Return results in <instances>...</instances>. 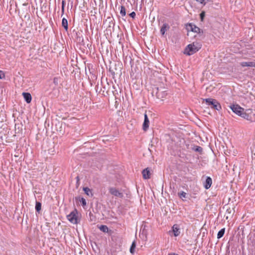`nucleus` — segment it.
<instances>
[{"label":"nucleus","mask_w":255,"mask_h":255,"mask_svg":"<svg viewBox=\"0 0 255 255\" xmlns=\"http://www.w3.org/2000/svg\"><path fill=\"white\" fill-rule=\"evenodd\" d=\"M109 191L111 195L116 197L122 198L124 197L123 193L115 187H109Z\"/></svg>","instance_id":"6"},{"label":"nucleus","mask_w":255,"mask_h":255,"mask_svg":"<svg viewBox=\"0 0 255 255\" xmlns=\"http://www.w3.org/2000/svg\"><path fill=\"white\" fill-rule=\"evenodd\" d=\"M62 25L66 31L68 30V21L65 18H63L62 20Z\"/></svg>","instance_id":"16"},{"label":"nucleus","mask_w":255,"mask_h":255,"mask_svg":"<svg viewBox=\"0 0 255 255\" xmlns=\"http://www.w3.org/2000/svg\"><path fill=\"white\" fill-rule=\"evenodd\" d=\"M120 14L122 16H125L126 15V10L124 6L122 5L120 9Z\"/></svg>","instance_id":"22"},{"label":"nucleus","mask_w":255,"mask_h":255,"mask_svg":"<svg viewBox=\"0 0 255 255\" xmlns=\"http://www.w3.org/2000/svg\"><path fill=\"white\" fill-rule=\"evenodd\" d=\"M41 204L40 202L36 201V204H35L36 211L38 212H39V211L41 210Z\"/></svg>","instance_id":"24"},{"label":"nucleus","mask_w":255,"mask_h":255,"mask_svg":"<svg viewBox=\"0 0 255 255\" xmlns=\"http://www.w3.org/2000/svg\"><path fill=\"white\" fill-rule=\"evenodd\" d=\"M129 15L132 17V18H134L136 15L135 12L134 11H132L130 13H129Z\"/></svg>","instance_id":"30"},{"label":"nucleus","mask_w":255,"mask_h":255,"mask_svg":"<svg viewBox=\"0 0 255 255\" xmlns=\"http://www.w3.org/2000/svg\"><path fill=\"white\" fill-rule=\"evenodd\" d=\"M204 101H205L209 106H211L212 109L217 111H220L222 109L220 104L216 99L207 98L204 99Z\"/></svg>","instance_id":"3"},{"label":"nucleus","mask_w":255,"mask_h":255,"mask_svg":"<svg viewBox=\"0 0 255 255\" xmlns=\"http://www.w3.org/2000/svg\"><path fill=\"white\" fill-rule=\"evenodd\" d=\"M83 190L84 191L85 193L88 196H93L91 190L88 187H84Z\"/></svg>","instance_id":"18"},{"label":"nucleus","mask_w":255,"mask_h":255,"mask_svg":"<svg viewBox=\"0 0 255 255\" xmlns=\"http://www.w3.org/2000/svg\"><path fill=\"white\" fill-rule=\"evenodd\" d=\"M230 107L234 113L239 116H240L241 113L243 112V108L238 105H232Z\"/></svg>","instance_id":"8"},{"label":"nucleus","mask_w":255,"mask_h":255,"mask_svg":"<svg viewBox=\"0 0 255 255\" xmlns=\"http://www.w3.org/2000/svg\"><path fill=\"white\" fill-rule=\"evenodd\" d=\"M144 179H148L150 178V176H143Z\"/></svg>","instance_id":"32"},{"label":"nucleus","mask_w":255,"mask_h":255,"mask_svg":"<svg viewBox=\"0 0 255 255\" xmlns=\"http://www.w3.org/2000/svg\"><path fill=\"white\" fill-rule=\"evenodd\" d=\"M168 255H179L177 254H175V253H169V254H168Z\"/></svg>","instance_id":"33"},{"label":"nucleus","mask_w":255,"mask_h":255,"mask_svg":"<svg viewBox=\"0 0 255 255\" xmlns=\"http://www.w3.org/2000/svg\"><path fill=\"white\" fill-rule=\"evenodd\" d=\"M151 173L149 168L147 167L142 171V175H150Z\"/></svg>","instance_id":"20"},{"label":"nucleus","mask_w":255,"mask_h":255,"mask_svg":"<svg viewBox=\"0 0 255 255\" xmlns=\"http://www.w3.org/2000/svg\"><path fill=\"white\" fill-rule=\"evenodd\" d=\"M135 247H136V243H135V241H134L132 243V244L130 246V250H129L131 254H133L134 253V251H135L134 250H135Z\"/></svg>","instance_id":"21"},{"label":"nucleus","mask_w":255,"mask_h":255,"mask_svg":"<svg viewBox=\"0 0 255 255\" xmlns=\"http://www.w3.org/2000/svg\"><path fill=\"white\" fill-rule=\"evenodd\" d=\"M252 113L253 111L252 110L248 109L245 111L243 108V112L241 113L240 117L248 121H252Z\"/></svg>","instance_id":"7"},{"label":"nucleus","mask_w":255,"mask_h":255,"mask_svg":"<svg viewBox=\"0 0 255 255\" xmlns=\"http://www.w3.org/2000/svg\"><path fill=\"white\" fill-rule=\"evenodd\" d=\"M190 148L196 152L200 153V154H201L203 151L202 147L200 146L195 145L194 144H192L191 145Z\"/></svg>","instance_id":"14"},{"label":"nucleus","mask_w":255,"mask_h":255,"mask_svg":"<svg viewBox=\"0 0 255 255\" xmlns=\"http://www.w3.org/2000/svg\"><path fill=\"white\" fill-rule=\"evenodd\" d=\"M172 228V231L174 233V236L175 237L178 236L180 234V229L179 228L178 225L177 224H175L173 226Z\"/></svg>","instance_id":"12"},{"label":"nucleus","mask_w":255,"mask_h":255,"mask_svg":"<svg viewBox=\"0 0 255 255\" xmlns=\"http://www.w3.org/2000/svg\"><path fill=\"white\" fill-rule=\"evenodd\" d=\"M149 125V121L148 120L147 115L146 113L144 115V122L142 125V129L144 131H146L148 128Z\"/></svg>","instance_id":"9"},{"label":"nucleus","mask_w":255,"mask_h":255,"mask_svg":"<svg viewBox=\"0 0 255 255\" xmlns=\"http://www.w3.org/2000/svg\"><path fill=\"white\" fill-rule=\"evenodd\" d=\"M77 211L76 209L74 210L70 213V214L67 215V219L71 223L74 224L78 223L77 219Z\"/></svg>","instance_id":"5"},{"label":"nucleus","mask_w":255,"mask_h":255,"mask_svg":"<svg viewBox=\"0 0 255 255\" xmlns=\"http://www.w3.org/2000/svg\"><path fill=\"white\" fill-rule=\"evenodd\" d=\"M64 6H65V1L64 0H62V15L64 14Z\"/></svg>","instance_id":"28"},{"label":"nucleus","mask_w":255,"mask_h":255,"mask_svg":"<svg viewBox=\"0 0 255 255\" xmlns=\"http://www.w3.org/2000/svg\"><path fill=\"white\" fill-rule=\"evenodd\" d=\"M76 179H77V182H79L80 179H79V176H77V177H76Z\"/></svg>","instance_id":"35"},{"label":"nucleus","mask_w":255,"mask_h":255,"mask_svg":"<svg viewBox=\"0 0 255 255\" xmlns=\"http://www.w3.org/2000/svg\"><path fill=\"white\" fill-rule=\"evenodd\" d=\"M212 184V180L210 176H207L205 181L203 183L204 187L206 189H208L210 188Z\"/></svg>","instance_id":"10"},{"label":"nucleus","mask_w":255,"mask_h":255,"mask_svg":"<svg viewBox=\"0 0 255 255\" xmlns=\"http://www.w3.org/2000/svg\"><path fill=\"white\" fill-rule=\"evenodd\" d=\"M79 201L81 203L83 206H85L86 205V201L84 198H81Z\"/></svg>","instance_id":"26"},{"label":"nucleus","mask_w":255,"mask_h":255,"mask_svg":"<svg viewBox=\"0 0 255 255\" xmlns=\"http://www.w3.org/2000/svg\"><path fill=\"white\" fill-rule=\"evenodd\" d=\"M240 65L244 67H255V60L253 61H248V62H242L240 63Z\"/></svg>","instance_id":"11"},{"label":"nucleus","mask_w":255,"mask_h":255,"mask_svg":"<svg viewBox=\"0 0 255 255\" xmlns=\"http://www.w3.org/2000/svg\"><path fill=\"white\" fill-rule=\"evenodd\" d=\"M201 44L198 42H193L188 44L185 49L184 54L191 55L198 51L201 48Z\"/></svg>","instance_id":"2"},{"label":"nucleus","mask_w":255,"mask_h":255,"mask_svg":"<svg viewBox=\"0 0 255 255\" xmlns=\"http://www.w3.org/2000/svg\"><path fill=\"white\" fill-rule=\"evenodd\" d=\"M225 232V229L223 228L220 230L217 234V238L220 239L224 235Z\"/></svg>","instance_id":"19"},{"label":"nucleus","mask_w":255,"mask_h":255,"mask_svg":"<svg viewBox=\"0 0 255 255\" xmlns=\"http://www.w3.org/2000/svg\"><path fill=\"white\" fill-rule=\"evenodd\" d=\"M57 78H54V83H56V82H57Z\"/></svg>","instance_id":"34"},{"label":"nucleus","mask_w":255,"mask_h":255,"mask_svg":"<svg viewBox=\"0 0 255 255\" xmlns=\"http://www.w3.org/2000/svg\"><path fill=\"white\" fill-rule=\"evenodd\" d=\"M22 95L23 98L26 101V102L28 104L30 103L31 101L32 97L30 93L23 92L22 93Z\"/></svg>","instance_id":"13"},{"label":"nucleus","mask_w":255,"mask_h":255,"mask_svg":"<svg viewBox=\"0 0 255 255\" xmlns=\"http://www.w3.org/2000/svg\"><path fill=\"white\" fill-rule=\"evenodd\" d=\"M99 228L104 233H108L109 232V228L106 225H101Z\"/></svg>","instance_id":"17"},{"label":"nucleus","mask_w":255,"mask_h":255,"mask_svg":"<svg viewBox=\"0 0 255 255\" xmlns=\"http://www.w3.org/2000/svg\"><path fill=\"white\" fill-rule=\"evenodd\" d=\"M4 77V73L2 71H0V79H1L2 78H3Z\"/></svg>","instance_id":"31"},{"label":"nucleus","mask_w":255,"mask_h":255,"mask_svg":"<svg viewBox=\"0 0 255 255\" xmlns=\"http://www.w3.org/2000/svg\"><path fill=\"white\" fill-rule=\"evenodd\" d=\"M170 27L167 23H164L160 29V33L164 35L165 32L169 29Z\"/></svg>","instance_id":"15"},{"label":"nucleus","mask_w":255,"mask_h":255,"mask_svg":"<svg viewBox=\"0 0 255 255\" xmlns=\"http://www.w3.org/2000/svg\"><path fill=\"white\" fill-rule=\"evenodd\" d=\"M233 174L235 175H237V174L238 175H240V172H239V168L237 166H234L233 168Z\"/></svg>","instance_id":"23"},{"label":"nucleus","mask_w":255,"mask_h":255,"mask_svg":"<svg viewBox=\"0 0 255 255\" xmlns=\"http://www.w3.org/2000/svg\"><path fill=\"white\" fill-rule=\"evenodd\" d=\"M168 94L167 88L163 86L153 88L152 95L160 101H163Z\"/></svg>","instance_id":"1"},{"label":"nucleus","mask_w":255,"mask_h":255,"mask_svg":"<svg viewBox=\"0 0 255 255\" xmlns=\"http://www.w3.org/2000/svg\"><path fill=\"white\" fill-rule=\"evenodd\" d=\"M196 1L200 2L202 4L205 5L208 0H195Z\"/></svg>","instance_id":"29"},{"label":"nucleus","mask_w":255,"mask_h":255,"mask_svg":"<svg viewBox=\"0 0 255 255\" xmlns=\"http://www.w3.org/2000/svg\"><path fill=\"white\" fill-rule=\"evenodd\" d=\"M186 28L188 32L191 31L197 33L199 35V36H202L203 34V30L201 29L200 28L192 23H187L186 25Z\"/></svg>","instance_id":"4"},{"label":"nucleus","mask_w":255,"mask_h":255,"mask_svg":"<svg viewBox=\"0 0 255 255\" xmlns=\"http://www.w3.org/2000/svg\"><path fill=\"white\" fill-rule=\"evenodd\" d=\"M189 145H188L187 146V149H189V148H190L189 147Z\"/></svg>","instance_id":"36"},{"label":"nucleus","mask_w":255,"mask_h":255,"mask_svg":"<svg viewBox=\"0 0 255 255\" xmlns=\"http://www.w3.org/2000/svg\"><path fill=\"white\" fill-rule=\"evenodd\" d=\"M178 195L180 198H186V193L184 191L178 193Z\"/></svg>","instance_id":"25"},{"label":"nucleus","mask_w":255,"mask_h":255,"mask_svg":"<svg viewBox=\"0 0 255 255\" xmlns=\"http://www.w3.org/2000/svg\"><path fill=\"white\" fill-rule=\"evenodd\" d=\"M205 16V12L204 11H202L201 13L200 14V16L201 21H203Z\"/></svg>","instance_id":"27"}]
</instances>
